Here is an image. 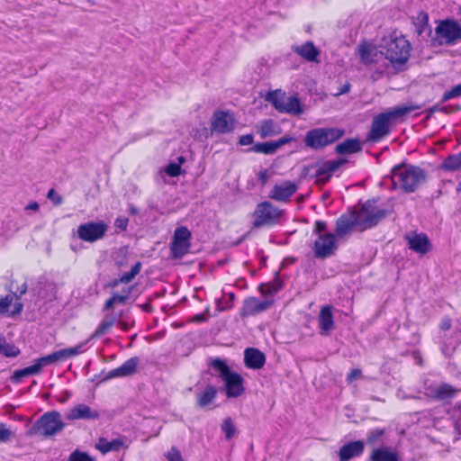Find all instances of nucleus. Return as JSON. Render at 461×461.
I'll return each mask as SVG.
<instances>
[{
	"label": "nucleus",
	"mask_w": 461,
	"mask_h": 461,
	"mask_svg": "<svg viewBox=\"0 0 461 461\" xmlns=\"http://www.w3.org/2000/svg\"><path fill=\"white\" fill-rule=\"evenodd\" d=\"M5 410L6 414H12L14 411L15 407L12 404H7L5 406Z\"/></svg>",
	"instance_id": "56"
},
{
	"label": "nucleus",
	"mask_w": 461,
	"mask_h": 461,
	"mask_svg": "<svg viewBox=\"0 0 461 461\" xmlns=\"http://www.w3.org/2000/svg\"><path fill=\"white\" fill-rule=\"evenodd\" d=\"M23 307V305L18 295L9 294L0 298V314L14 317L22 312Z\"/></svg>",
	"instance_id": "16"
},
{
	"label": "nucleus",
	"mask_w": 461,
	"mask_h": 461,
	"mask_svg": "<svg viewBox=\"0 0 461 461\" xmlns=\"http://www.w3.org/2000/svg\"><path fill=\"white\" fill-rule=\"evenodd\" d=\"M295 139L293 136L285 135L275 141L258 143L253 147V149L256 152L264 154H274L282 146L291 143Z\"/></svg>",
	"instance_id": "19"
},
{
	"label": "nucleus",
	"mask_w": 461,
	"mask_h": 461,
	"mask_svg": "<svg viewBox=\"0 0 461 461\" xmlns=\"http://www.w3.org/2000/svg\"><path fill=\"white\" fill-rule=\"evenodd\" d=\"M217 307H218V311L221 312L225 309L230 308V305L227 303H224L222 299H221V300H218V302H217Z\"/></svg>",
	"instance_id": "54"
},
{
	"label": "nucleus",
	"mask_w": 461,
	"mask_h": 461,
	"mask_svg": "<svg viewBox=\"0 0 461 461\" xmlns=\"http://www.w3.org/2000/svg\"><path fill=\"white\" fill-rule=\"evenodd\" d=\"M0 354L6 357H15L20 354V349L4 338H0Z\"/></svg>",
	"instance_id": "34"
},
{
	"label": "nucleus",
	"mask_w": 461,
	"mask_h": 461,
	"mask_svg": "<svg viewBox=\"0 0 461 461\" xmlns=\"http://www.w3.org/2000/svg\"><path fill=\"white\" fill-rule=\"evenodd\" d=\"M458 190H461V182L458 184V187H457Z\"/></svg>",
	"instance_id": "64"
},
{
	"label": "nucleus",
	"mask_w": 461,
	"mask_h": 461,
	"mask_svg": "<svg viewBox=\"0 0 461 461\" xmlns=\"http://www.w3.org/2000/svg\"><path fill=\"white\" fill-rule=\"evenodd\" d=\"M415 110V107L411 105H402L393 107L376 115L372 123L370 139L376 140L384 137L389 132L390 126L396 121L403 118L406 114Z\"/></svg>",
	"instance_id": "3"
},
{
	"label": "nucleus",
	"mask_w": 461,
	"mask_h": 461,
	"mask_svg": "<svg viewBox=\"0 0 461 461\" xmlns=\"http://www.w3.org/2000/svg\"><path fill=\"white\" fill-rule=\"evenodd\" d=\"M98 417V412L91 410L87 405L78 404L75 406L68 414L67 419L68 420H78V419H88L95 420Z\"/></svg>",
	"instance_id": "24"
},
{
	"label": "nucleus",
	"mask_w": 461,
	"mask_h": 461,
	"mask_svg": "<svg viewBox=\"0 0 461 461\" xmlns=\"http://www.w3.org/2000/svg\"><path fill=\"white\" fill-rule=\"evenodd\" d=\"M165 457L167 461H185L180 450L175 447H172L165 453Z\"/></svg>",
	"instance_id": "41"
},
{
	"label": "nucleus",
	"mask_w": 461,
	"mask_h": 461,
	"mask_svg": "<svg viewBox=\"0 0 461 461\" xmlns=\"http://www.w3.org/2000/svg\"><path fill=\"white\" fill-rule=\"evenodd\" d=\"M358 52L361 60L366 64L376 62L384 55V50H378L372 43L361 44Z\"/></svg>",
	"instance_id": "21"
},
{
	"label": "nucleus",
	"mask_w": 461,
	"mask_h": 461,
	"mask_svg": "<svg viewBox=\"0 0 461 461\" xmlns=\"http://www.w3.org/2000/svg\"><path fill=\"white\" fill-rule=\"evenodd\" d=\"M271 304L272 302L269 300L259 303L255 298H249L245 302V312L247 313L258 312L267 309Z\"/></svg>",
	"instance_id": "31"
},
{
	"label": "nucleus",
	"mask_w": 461,
	"mask_h": 461,
	"mask_svg": "<svg viewBox=\"0 0 461 461\" xmlns=\"http://www.w3.org/2000/svg\"><path fill=\"white\" fill-rule=\"evenodd\" d=\"M230 301L233 300V294H230Z\"/></svg>",
	"instance_id": "63"
},
{
	"label": "nucleus",
	"mask_w": 461,
	"mask_h": 461,
	"mask_svg": "<svg viewBox=\"0 0 461 461\" xmlns=\"http://www.w3.org/2000/svg\"><path fill=\"white\" fill-rule=\"evenodd\" d=\"M210 367L212 374L222 382L221 392L227 399H236L244 394V378L226 361L220 358L212 359Z\"/></svg>",
	"instance_id": "1"
},
{
	"label": "nucleus",
	"mask_w": 461,
	"mask_h": 461,
	"mask_svg": "<svg viewBox=\"0 0 461 461\" xmlns=\"http://www.w3.org/2000/svg\"><path fill=\"white\" fill-rule=\"evenodd\" d=\"M131 287H128L122 294H115L113 296L105 303L106 309H113L118 304H123L126 303L128 296L131 291Z\"/></svg>",
	"instance_id": "36"
},
{
	"label": "nucleus",
	"mask_w": 461,
	"mask_h": 461,
	"mask_svg": "<svg viewBox=\"0 0 461 461\" xmlns=\"http://www.w3.org/2000/svg\"><path fill=\"white\" fill-rule=\"evenodd\" d=\"M244 362L249 368L260 369L265 365L266 357L258 349L249 348L244 352Z\"/></svg>",
	"instance_id": "20"
},
{
	"label": "nucleus",
	"mask_w": 461,
	"mask_h": 461,
	"mask_svg": "<svg viewBox=\"0 0 461 461\" xmlns=\"http://www.w3.org/2000/svg\"><path fill=\"white\" fill-rule=\"evenodd\" d=\"M461 95V85L454 87L451 91L445 94L444 99L447 100Z\"/></svg>",
	"instance_id": "47"
},
{
	"label": "nucleus",
	"mask_w": 461,
	"mask_h": 461,
	"mask_svg": "<svg viewBox=\"0 0 461 461\" xmlns=\"http://www.w3.org/2000/svg\"><path fill=\"white\" fill-rule=\"evenodd\" d=\"M295 191L296 185L293 183L286 182L279 185H276L271 196L274 199L283 201L290 197Z\"/></svg>",
	"instance_id": "27"
},
{
	"label": "nucleus",
	"mask_w": 461,
	"mask_h": 461,
	"mask_svg": "<svg viewBox=\"0 0 461 461\" xmlns=\"http://www.w3.org/2000/svg\"><path fill=\"white\" fill-rule=\"evenodd\" d=\"M341 135L342 132L337 129L318 128L309 131L303 141L307 147L319 149L339 140Z\"/></svg>",
	"instance_id": "8"
},
{
	"label": "nucleus",
	"mask_w": 461,
	"mask_h": 461,
	"mask_svg": "<svg viewBox=\"0 0 461 461\" xmlns=\"http://www.w3.org/2000/svg\"><path fill=\"white\" fill-rule=\"evenodd\" d=\"M384 217L383 210L374 203H367L355 210L348 218H341L338 224V230L344 232L352 227L364 230L376 224Z\"/></svg>",
	"instance_id": "2"
},
{
	"label": "nucleus",
	"mask_w": 461,
	"mask_h": 461,
	"mask_svg": "<svg viewBox=\"0 0 461 461\" xmlns=\"http://www.w3.org/2000/svg\"><path fill=\"white\" fill-rule=\"evenodd\" d=\"M436 32L440 43H452L461 38V27L453 21L441 22Z\"/></svg>",
	"instance_id": "14"
},
{
	"label": "nucleus",
	"mask_w": 461,
	"mask_h": 461,
	"mask_svg": "<svg viewBox=\"0 0 461 461\" xmlns=\"http://www.w3.org/2000/svg\"><path fill=\"white\" fill-rule=\"evenodd\" d=\"M384 55L394 66L404 64L410 55V45L403 37L390 39L383 46Z\"/></svg>",
	"instance_id": "7"
},
{
	"label": "nucleus",
	"mask_w": 461,
	"mask_h": 461,
	"mask_svg": "<svg viewBox=\"0 0 461 461\" xmlns=\"http://www.w3.org/2000/svg\"><path fill=\"white\" fill-rule=\"evenodd\" d=\"M107 229L108 226L104 221H91L79 226L77 229V234L81 240L88 242H94L102 239Z\"/></svg>",
	"instance_id": "11"
},
{
	"label": "nucleus",
	"mask_w": 461,
	"mask_h": 461,
	"mask_svg": "<svg viewBox=\"0 0 461 461\" xmlns=\"http://www.w3.org/2000/svg\"><path fill=\"white\" fill-rule=\"evenodd\" d=\"M429 17L425 13H420L415 18V26L420 35L428 29Z\"/></svg>",
	"instance_id": "40"
},
{
	"label": "nucleus",
	"mask_w": 461,
	"mask_h": 461,
	"mask_svg": "<svg viewBox=\"0 0 461 461\" xmlns=\"http://www.w3.org/2000/svg\"><path fill=\"white\" fill-rule=\"evenodd\" d=\"M319 325L321 334L327 335L334 328L333 315L330 306L321 308L319 315Z\"/></svg>",
	"instance_id": "25"
},
{
	"label": "nucleus",
	"mask_w": 461,
	"mask_h": 461,
	"mask_svg": "<svg viewBox=\"0 0 461 461\" xmlns=\"http://www.w3.org/2000/svg\"><path fill=\"white\" fill-rule=\"evenodd\" d=\"M259 289L261 294L264 295L272 294L276 291V288L269 284L261 285Z\"/></svg>",
	"instance_id": "49"
},
{
	"label": "nucleus",
	"mask_w": 461,
	"mask_h": 461,
	"mask_svg": "<svg viewBox=\"0 0 461 461\" xmlns=\"http://www.w3.org/2000/svg\"><path fill=\"white\" fill-rule=\"evenodd\" d=\"M112 321L110 322H104L101 326H100V329H99V332H102L104 330L107 329V328H110L112 326Z\"/></svg>",
	"instance_id": "58"
},
{
	"label": "nucleus",
	"mask_w": 461,
	"mask_h": 461,
	"mask_svg": "<svg viewBox=\"0 0 461 461\" xmlns=\"http://www.w3.org/2000/svg\"><path fill=\"white\" fill-rule=\"evenodd\" d=\"M9 291L11 294L18 296L24 294L27 291L25 281L22 277L13 279L9 285Z\"/></svg>",
	"instance_id": "37"
},
{
	"label": "nucleus",
	"mask_w": 461,
	"mask_h": 461,
	"mask_svg": "<svg viewBox=\"0 0 461 461\" xmlns=\"http://www.w3.org/2000/svg\"><path fill=\"white\" fill-rule=\"evenodd\" d=\"M362 373L358 369L352 370L350 374L348 376V379L349 382H353L355 380H357L361 378Z\"/></svg>",
	"instance_id": "52"
},
{
	"label": "nucleus",
	"mask_w": 461,
	"mask_h": 461,
	"mask_svg": "<svg viewBox=\"0 0 461 461\" xmlns=\"http://www.w3.org/2000/svg\"><path fill=\"white\" fill-rule=\"evenodd\" d=\"M454 393V390L448 385H443L438 389V394L441 398L451 396Z\"/></svg>",
	"instance_id": "45"
},
{
	"label": "nucleus",
	"mask_w": 461,
	"mask_h": 461,
	"mask_svg": "<svg viewBox=\"0 0 461 461\" xmlns=\"http://www.w3.org/2000/svg\"><path fill=\"white\" fill-rule=\"evenodd\" d=\"M14 436V432L6 427L5 424L0 423V441L6 442Z\"/></svg>",
	"instance_id": "44"
},
{
	"label": "nucleus",
	"mask_w": 461,
	"mask_h": 461,
	"mask_svg": "<svg viewBox=\"0 0 461 461\" xmlns=\"http://www.w3.org/2000/svg\"><path fill=\"white\" fill-rule=\"evenodd\" d=\"M371 461H400L398 453L390 447H378L372 451Z\"/></svg>",
	"instance_id": "26"
},
{
	"label": "nucleus",
	"mask_w": 461,
	"mask_h": 461,
	"mask_svg": "<svg viewBox=\"0 0 461 461\" xmlns=\"http://www.w3.org/2000/svg\"><path fill=\"white\" fill-rule=\"evenodd\" d=\"M316 229H317L319 231H321V230H323V229H324V225H323V223H321V222H318V223L316 224Z\"/></svg>",
	"instance_id": "59"
},
{
	"label": "nucleus",
	"mask_w": 461,
	"mask_h": 461,
	"mask_svg": "<svg viewBox=\"0 0 461 461\" xmlns=\"http://www.w3.org/2000/svg\"><path fill=\"white\" fill-rule=\"evenodd\" d=\"M446 171H456L461 169V153L449 155L440 167Z\"/></svg>",
	"instance_id": "33"
},
{
	"label": "nucleus",
	"mask_w": 461,
	"mask_h": 461,
	"mask_svg": "<svg viewBox=\"0 0 461 461\" xmlns=\"http://www.w3.org/2000/svg\"><path fill=\"white\" fill-rule=\"evenodd\" d=\"M265 100L279 113L299 116L304 112V107L297 96L288 95L281 89L269 91L266 94Z\"/></svg>",
	"instance_id": "6"
},
{
	"label": "nucleus",
	"mask_w": 461,
	"mask_h": 461,
	"mask_svg": "<svg viewBox=\"0 0 461 461\" xmlns=\"http://www.w3.org/2000/svg\"><path fill=\"white\" fill-rule=\"evenodd\" d=\"M361 146L359 141L356 140H348L336 147V149L340 154H352L360 150Z\"/></svg>",
	"instance_id": "35"
},
{
	"label": "nucleus",
	"mask_w": 461,
	"mask_h": 461,
	"mask_svg": "<svg viewBox=\"0 0 461 461\" xmlns=\"http://www.w3.org/2000/svg\"><path fill=\"white\" fill-rule=\"evenodd\" d=\"M341 164V161L333 160L321 163L316 173V184L322 185L330 177L333 171H335Z\"/></svg>",
	"instance_id": "22"
},
{
	"label": "nucleus",
	"mask_w": 461,
	"mask_h": 461,
	"mask_svg": "<svg viewBox=\"0 0 461 461\" xmlns=\"http://www.w3.org/2000/svg\"><path fill=\"white\" fill-rule=\"evenodd\" d=\"M129 223V219L126 217H119L115 220L114 225L121 230H125Z\"/></svg>",
	"instance_id": "46"
},
{
	"label": "nucleus",
	"mask_w": 461,
	"mask_h": 461,
	"mask_svg": "<svg viewBox=\"0 0 461 461\" xmlns=\"http://www.w3.org/2000/svg\"><path fill=\"white\" fill-rule=\"evenodd\" d=\"M254 226L259 227L263 224L271 223L282 216V212L273 207L268 203H262L258 205L255 213Z\"/></svg>",
	"instance_id": "13"
},
{
	"label": "nucleus",
	"mask_w": 461,
	"mask_h": 461,
	"mask_svg": "<svg viewBox=\"0 0 461 461\" xmlns=\"http://www.w3.org/2000/svg\"><path fill=\"white\" fill-rule=\"evenodd\" d=\"M261 177L265 180L267 178V173H262L261 174Z\"/></svg>",
	"instance_id": "61"
},
{
	"label": "nucleus",
	"mask_w": 461,
	"mask_h": 461,
	"mask_svg": "<svg viewBox=\"0 0 461 461\" xmlns=\"http://www.w3.org/2000/svg\"><path fill=\"white\" fill-rule=\"evenodd\" d=\"M364 450V443L362 441H355L344 445L339 451L340 461H348L355 456H359Z\"/></svg>",
	"instance_id": "23"
},
{
	"label": "nucleus",
	"mask_w": 461,
	"mask_h": 461,
	"mask_svg": "<svg viewBox=\"0 0 461 461\" xmlns=\"http://www.w3.org/2000/svg\"><path fill=\"white\" fill-rule=\"evenodd\" d=\"M69 461H95L87 453L75 450L69 456Z\"/></svg>",
	"instance_id": "42"
},
{
	"label": "nucleus",
	"mask_w": 461,
	"mask_h": 461,
	"mask_svg": "<svg viewBox=\"0 0 461 461\" xmlns=\"http://www.w3.org/2000/svg\"><path fill=\"white\" fill-rule=\"evenodd\" d=\"M408 248L415 253L423 256L432 249V244L429 237L422 232L412 231L405 237Z\"/></svg>",
	"instance_id": "12"
},
{
	"label": "nucleus",
	"mask_w": 461,
	"mask_h": 461,
	"mask_svg": "<svg viewBox=\"0 0 461 461\" xmlns=\"http://www.w3.org/2000/svg\"><path fill=\"white\" fill-rule=\"evenodd\" d=\"M27 210L38 211L39 204L36 202L31 203L26 207Z\"/></svg>",
	"instance_id": "57"
},
{
	"label": "nucleus",
	"mask_w": 461,
	"mask_h": 461,
	"mask_svg": "<svg viewBox=\"0 0 461 461\" xmlns=\"http://www.w3.org/2000/svg\"><path fill=\"white\" fill-rule=\"evenodd\" d=\"M79 346L70 348H64L56 351L50 355H48L44 357L39 358L32 366L15 371L12 375L11 379L14 383H18L23 377L38 374L39 372H41V368L47 365L53 364L58 361L67 359L68 357L77 355L79 352Z\"/></svg>",
	"instance_id": "5"
},
{
	"label": "nucleus",
	"mask_w": 461,
	"mask_h": 461,
	"mask_svg": "<svg viewBox=\"0 0 461 461\" xmlns=\"http://www.w3.org/2000/svg\"><path fill=\"white\" fill-rule=\"evenodd\" d=\"M95 447L103 454L109 451H118L122 447H126L124 441L120 438H116L112 441H108L105 438H100Z\"/></svg>",
	"instance_id": "28"
},
{
	"label": "nucleus",
	"mask_w": 461,
	"mask_h": 461,
	"mask_svg": "<svg viewBox=\"0 0 461 461\" xmlns=\"http://www.w3.org/2000/svg\"><path fill=\"white\" fill-rule=\"evenodd\" d=\"M209 318V309H206V311L203 313L197 314L192 318V321L194 322H200V321H205Z\"/></svg>",
	"instance_id": "50"
},
{
	"label": "nucleus",
	"mask_w": 461,
	"mask_h": 461,
	"mask_svg": "<svg viewBox=\"0 0 461 461\" xmlns=\"http://www.w3.org/2000/svg\"><path fill=\"white\" fill-rule=\"evenodd\" d=\"M185 158L183 157H179L177 158V162H171L164 168V172L169 176L175 177L182 173L181 167L185 163Z\"/></svg>",
	"instance_id": "38"
},
{
	"label": "nucleus",
	"mask_w": 461,
	"mask_h": 461,
	"mask_svg": "<svg viewBox=\"0 0 461 461\" xmlns=\"http://www.w3.org/2000/svg\"><path fill=\"white\" fill-rule=\"evenodd\" d=\"M138 359L132 358L127 361L122 366L115 370L117 375H129L135 372Z\"/></svg>",
	"instance_id": "39"
},
{
	"label": "nucleus",
	"mask_w": 461,
	"mask_h": 461,
	"mask_svg": "<svg viewBox=\"0 0 461 461\" xmlns=\"http://www.w3.org/2000/svg\"><path fill=\"white\" fill-rule=\"evenodd\" d=\"M221 430L224 434L227 441L231 440L238 433V428L234 420L230 417H225L221 423Z\"/></svg>",
	"instance_id": "30"
},
{
	"label": "nucleus",
	"mask_w": 461,
	"mask_h": 461,
	"mask_svg": "<svg viewBox=\"0 0 461 461\" xmlns=\"http://www.w3.org/2000/svg\"><path fill=\"white\" fill-rule=\"evenodd\" d=\"M236 120L233 113L226 110H217L211 118V131L224 134L234 130Z\"/></svg>",
	"instance_id": "10"
},
{
	"label": "nucleus",
	"mask_w": 461,
	"mask_h": 461,
	"mask_svg": "<svg viewBox=\"0 0 461 461\" xmlns=\"http://www.w3.org/2000/svg\"><path fill=\"white\" fill-rule=\"evenodd\" d=\"M216 395L217 389L208 385L197 395V404L202 408L206 407L214 401Z\"/></svg>",
	"instance_id": "29"
},
{
	"label": "nucleus",
	"mask_w": 461,
	"mask_h": 461,
	"mask_svg": "<svg viewBox=\"0 0 461 461\" xmlns=\"http://www.w3.org/2000/svg\"><path fill=\"white\" fill-rule=\"evenodd\" d=\"M64 427L58 412L52 411L44 414L28 431L29 436L41 432L44 436H51L59 432Z\"/></svg>",
	"instance_id": "9"
},
{
	"label": "nucleus",
	"mask_w": 461,
	"mask_h": 461,
	"mask_svg": "<svg viewBox=\"0 0 461 461\" xmlns=\"http://www.w3.org/2000/svg\"><path fill=\"white\" fill-rule=\"evenodd\" d=\"M190 231L184 227L176 229L172 244L174 257L180 258L188 251Z\"/></svg>",
	"instance_id": "15"
},
{
	"label": "nucleus",
	"mask_w": 461,
	"mask_h": 461,
	"mask_svg": "<svg viewBox=\"0 0 461 461\" xmlns=\"http://www.w3.org/2000/svg\"><path fill=\"white\" fill-rule=\"evenodd\" d=\"M15 418H16L17 420H22L23 419V416H17V417H15Z\"/></svg>",
	"instance_id": "62"
},
{
	"label": "nucleus",
	"mask_w": 461,
	"mask_h": 461,
	"mask_svg": "<svg viewBox=\"0 0 461 461\" xmlns=\"http://www.w3.org/2000/svg\"><path fill=\"white\" fill-rule=\"evenodd\" d=\"M336 249L335 238L330 234H323L315 242L314 252L317 257L324 258Z\"/></svg>",
	"instance_id": "18"
},
{
	"label": "nucleus",
	"mask_w": 461,
	"mask_h": 461,
	"mask_svg": "<svg viewBox=\"0 0 461 461\" xmlns=\"http://www.w3.org/2000/svg\"><path fill=\"white\" fill-rule=\"evenodd\" d=\"M294 51L302 59L309 62L319 63L321 50L312 41H305L302 44L293 47Z\"/></svg>",
	"instance_id": "17"
},
{
	"label": "nucleus",
	"mask_w": 461,
	"mask_h": 461,
	"mask_svg": "<svg viewBox=\"0 0 461 461\" xmlns=\"http://www.w3.org/2000/svg\"><path fill=\"white\" fill-rule=\"evenodd\" d=\"M425 180V175L418 167L401 165L393 169L391 181L393 188H401L405 192H412Z\"/></svg>",
	"instance_id": "4"
},
{
	"label": "nucleus",
	"mask_w": 461,
	"mask_h": 461,
	"mask_svg": "<svg viewBox=\"0 0 461 461\" xmlns=\"http://www.w3.org/2000/svg\"><path fill=\"white\" fill-rule=\"evenodd\" d=\"M253 142V136L250 134L241 136L240 138V144L242 146H248L252 144Z\"/></svg>",
	"instance_id": "51"
},
{
	"label": "nucleus",
	"mask_w": 461,
	"mask_h": 461,
	"mask_svg": "<svg viewBox=\"0 0 461 461\" xmlns=\"http://www.w3.org/2000/svg\"><path fill=\"white\" fill-rule=\"evenodd\" d=\"M259 132L263 138L281 133V129L272 120H265L259 126Z\"/></svg>",
	"instance_id": "32"
},
{
	"label": "nucleus",
	"mask_w": 461,
	"mask_h": 461,
	"mask_svg": "<svg viewBox=\"0 0 461 461\" xmlns=\"http://www.w3.org/2000/svg\"><path fill=\"white\" fill-rule=\"evenodd\" d=\"M451 327V321L449 319H445L440 323V328L444 330H449Z\"/></svg>",
	"instance_id": "55"
},
{
	"label": "nucleus",
	"mask_w": 461,
	"mask_h": 461,
	"mask_svg": "<svg viewBox=\"0 0 461 461\" xmlns=\"http://www.w3.org/2000/svg\"><path fill=\"white\" fill-rule=\"evenodd\" d=\"M48 198L50 199L55 204H59L62 202V197L53 189L49 191Z\"/></svg>",
	"instance_id": "48"
},
{
	"label": "nucleus",
	"mask_w": 461,
	"mask_h": 461,
	"mask_svg": "<svg viewBox=\"0 0 461 461\" xmlns=\"http://www.w3.org/2000/svg\"><path fill=\"white\" fill-rule=\"evenodd\" d=\"M119 324L123 330H126L128 328L127 324L124 323L123 321H120Z\"/></svg>",
	"instance_id": "60"
},
{
	"label": "nucleus",
	"mask_w": 461,
	"mask_h": 461,
	"mask_svg": "<svg viewBox=\"0 0 461 461\" xmlns=\"http://www.w3.org/2000/svg\"><path fill=\"white\" fill-rule=\"evenodd\" d=\"M140 263H136L131 267L130 273L122 276L120 281L122 283H128V282H130L140 272Z\"/></svg>",
	"instance_id": "43"
},
{
	"label": "nucleus",
	"mask_w": 461,
	"mask_h": 461,
	"mask_svg": "<svg viewBox=\"0 0 461 461\" xmlns=\"http://www.w3.org/2000/svg\"><path fill=\"white\" fill-rule=\"evenodd\" d=\"M383 434L382 430H375L368 436V442H375L376 439H378Z\"/></svg>",
	"instance_id": "53"
}]
</instances>
